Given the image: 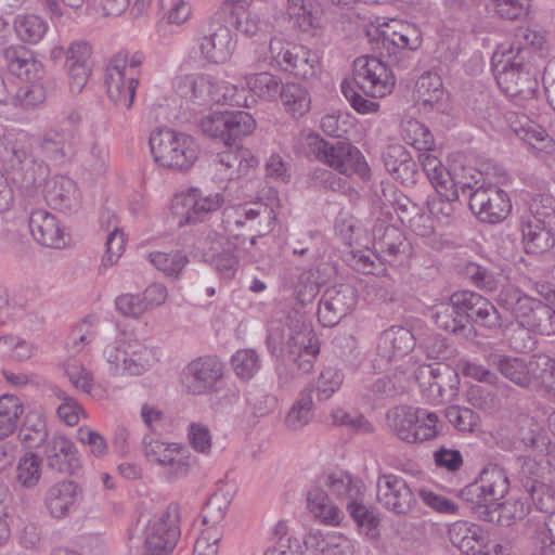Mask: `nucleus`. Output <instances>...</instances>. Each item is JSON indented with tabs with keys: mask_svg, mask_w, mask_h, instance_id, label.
Returning <instances> with one entry per match:
<instances>
[{
	"mask_svg": "<svg viewBox=\"0 0 555 555\" xmlns=\"http://www.w3.org/2000/svg\"><path fill=\"white\" fill-rule=\"evenodd\" d=\"M41 154L59 165L69 163L76 155L75 130L55 127L46 130L38 138L26 132L7 133L0 138V212L11 208L14 191L31 196L47 180L50 168L46 160L36 155Z\"/></svg>",
	"mask_w": 555,
	"mask_h": 555,
	"instance_id": "f257e3e1",
	"label": "nucleus"
},
{
	"mask_svg": "<svg viewBox=\"0 0 555 555\" xmlns=\"http://www.w3.org/2000/svg\"><path fill=\"white\" fill-rule=\"evenodd\" d=\"M396 85V77L391 69L378 57L363 55L353 62V79L344 80L341 92L352 108L359 114L375 113L379 104L363 98H383L391 93Z\"/></svg>",
	"mask_w": 555,
	"mask_h": 555,
	"instance_id": "f03ea898",
	"label": "nucleus"
},
{
	"mask_svg": "<svg viewBox=\"0 0 555 555\" xmlns=\"http://www.w3.org/2000/svg\"><path fill=\"white\" fill-rule=\"evenodd\" d=\"M498 305L509 311L521 325L513 336L512 344L515 349H532L534 340L530 336V331L550 333L554 311L541 300L527 296L518 288L506 287L499 294Z\"/></svg>",
	"mask_w": 555,
	"mask_h": 555,
	"instance_id": "7ed1b4c3",
	"label": "nucleus"
},
{
	"mask_svg": "<svg viewBox=\"0 0 555 555\" xmlns=\"http://www.w3.org/2000/svg\"><path fill=\"white\" fill-rule=\"evenodd\" d=\"M267 344L273 354L285 353V360L301 374L312 371L320 351L318 337L299 318H291L286 327L270 328Z\"/></svg>",
	"mask_w": 555,
	"mask_h": 555,
	"instance_id": "20e7f679",
	"label": "nucleus"
},
{
	"mask_svg": "<svg viewBox=\"0 0 555 555\" xmlns=\"http://www.w3.org/2000/svg\"><path fill=\"white\" fill-rule=\"evenodd\" d=\"M386 424L401 441L415 444L433 440L441 431L438 415L426 409L397 405L386 414Z\"/></svg>",
	"mask_w": 555,
	"mask_h": 555,
	"instance_id": "39448f33",
	"label": "nucleus"
},
{
	"mask_svg": "<svg viewBox=\"0 0 555 555\" xmlns=\"http://www.w3.org/2000/svg\"><path fill=\"white\" fill-rule=\"evenodd\" d=\"M150 147L155 163L178 171H188L192 168L201 152L192 135L171 129L153 131Z\"/></svg>",
	"mask_w": 555,
	"mask_h": 555,
	"instance_id": "423d86ee",
	"label": "nucleus"
},
{
	"mask_svg": "<svg viewBox=\"0 0 555 555\" xmlns=\"http://www.w3.org/2000/svg\"><path fill=\"white\" fill-rule=\"evenodd\" d=\"M509 480L504 468L496 464L486 466L476 482L468 485L462 495L475 506L478 517L488 522H495L496 511H492L506 495Z\"/></svg>",
	"mask_w": 555,
	"mask_h": 555,
	"instance_id": "0eeeda50",
	"label": "nucleus"
},
{
	"mask_svg": "<svg viewBox=\"0 0 555 555\" xmlns=\"http://www.w3.org/2000/svg\"><path fill=\"white\" fill-rule=\"evenodd\" d=\"M306 149L309 157L346 176H365L369 172L360 150L346 140L326 141L317 133H310L306 139Z\"/></svg>",
	"mask_w": 555,
	"mask_h": 555,
	"instance_id": "6e6552de",
	"label": "nucleus"
},
{
	"mask_svg": "<svg viewBox=\"0 0 555 555\" xmlns=\"http://www.w3.org/2000/svg\"><path fill=\"white\" fill-rule=\"evenodd\" d=\"M378 30L382 57H388L391 66L408 69L412 66L411 52L422 46V33L412 24L391 20Z\"/></svg>",
	"mask_w": 555,
	"mask_h": 555,
	"instance_id": "1a4fd4ad",
	"label": "nucleus"
},
{
	"mask_svg": "<svg viewBox=\"0 0 555 555\" xmlns=\"http://www.w3.org/2000/svg\"><path fill=\"white\" fill-rule=\"evenodd\" d=\"M103 354L114 376H139L158 361L157 350L138 340L116 339L104 348Z\"/></svg>",
	"mask_w": 555,
	"mask_h": 555,
	"instance_id": "9d476101",
	"label": "nucleus"
},
{
	"mask_svg": "<svg viewBox=\"0 0 555 555\" xmlns=\"http://www.w3.org/2000/svg\"><path fill=\"white\" fill-rule=\"evenodd\" d=\"M201 56L211 64H224L232 56L236 40L219 10L203 25L196 38Z\"/></svg>",
	"mask_w": 555,
	"mask_h": 555,
	"instance_id": "9b49d317",
	"label": "nucleus"
},
{
	"mask_svg": "<svg viewBox=\"0 0 555 555\" xmlns=\"http://www.w3.org/2000/svg\"><path fill=\"white\" fill-rule=\"evenodd\" d=\"M499 54L493 56V70L495 79L503 92L511 98L521 100L533 99L537 94L539 82L530 74L521 61L512 60V56L501 57L496 61Z\"/></svg>",
	"mask_w": 555,
	"mask_h": 555,
	"instance_id": "f8f14e48",
	"label": "nucleus"
},
{
	"mask_svg": "<svg viewBox=\"0 0 555 555\" xmlns=\"http://www.w3.org/2000/svg\"><path fill=\"white\" fill-rule=\"evenodd\" d=\"M180 507L170 503L166 511L150 520L144 531V545L150 555L170 554L180 538Z\"/></svg>",
	"mask_w": 555,
	"mask_h": 555,
	"instance_id": "ddd939ff",
	"label": "nucleus"
},
{
	"mask_svg": "<svg viewBox=\"0 0 555 555\" xmlns=\"http://www.w3.org/2000/svg\"><path fill=\"white\" fill-rule=\"evenodd\" d=\"M418 386L427 392V397L436 403L452 401L459 390L457 372L444 363H425L415 371Z\"/></svg>",
	"mask_w": 555,
	"mask_h": 555,
	"instance_id": "4468645a",
	"label": "nucleus"
},
{
	"mask_svg": "<svg viewBox=\"0 0 555 555\" xmlns=\"http://www.w3.org/2000/svg\"><path fill=\"white\" fill-rule=\"evenodd\" d=\"M173 88L178 95L198 107L227 103L231 96L228 92L234 90V87H223L204 74L179 76Z\"/></svg>",
	"mask_w": 555,
	"mask_h": 555,
	"instance_id": "2eb2a0df",
	"label": "nucleus"
},
{
	"mask_svg": "<svg viewBox=\"0 0 555 555\" xmlns=\"http://www.w3.org/2000/svg\"><path fill=\"white\" fill-rule=\"evenodd\" d=\"M224 197L220 193L205 194L196 188L186 193L176 195L172 199L171 211L178 219V224H195L205 221L208 216L221 208Z\"/></svg>",
	"mask_w": 555,
	"mask_h": 555,
	"instance_id": "dca6fc26",
	"label": "nucleus"
},
{
	"mask_svg": "<svg viewBox=\"0 0 555 555\" xmlns=\"http://www.w3.org/2000/svg\"><path fill=\"white\" fill-rule=\"evenodd\" d=\"M274 221L273 209L263 202H254L223 210L222 223L225 230L232 231V227H248V230L255 232L250 238V244H256V240L271 231Z\"/></svg>",
	"mask_w": 555,
	"mask_h": 555,
	"instance_id": "f3484780",
	"label": "nucleus"
},
{
	"mask_svg": "<svg viewBox=\"0 0 555 555\" xmlns=\"http://www.w3.org/2000/svg\"><path fill=\"white\" fill-rule=\"evenodd\" d=\"M469 208L481 222L495 224L507 218L512 203L500 186L481 183L469 194Z\"/></svg>",
	"mask_w": 555,
	"mask_h": 555,
	"instance_id": "a211bd4d",
	"label": "nucleus"
},
{
	"mask_svg": "<svg viewBox=\"0 0 555 555\" xmlns=\"http://www.w3.org/2000/svg\"><path fill=\"white\" fill-rule=\"evenodd\" d=\"M271 56L285 70L302 79L317 76L320 69L315 52L304 46L286 44L280 39H271L269 44Z\"/></svg>",
	"mask_w": 555,
	"mask_h": 555,
	"instance_id": "6ab92c4d",
	"label": "nucleus"
},
{
	"mask_svg": "<svg viewBox=\"0 0 555 555\" xmlns=\"http://www.w3.org/2000/svg\"><path fill=\"white\" fill-rule=\"evenodd\" d=\"M455 305L465 325H479L496 331L503 325V318L486 297L472 291L455 292Z\"/></svg>",
	"mask_w": 555,
	"mask_h": 555,
	"instance_id": "aec40b11",
	"label": "nucleus"
},
{
	"mask_svg": "<svg viewBox=\"0 0 555 555\" xmlns=\"http://www.w3.org/2000/svg\"><path fill=\"white\" fill-rule=\"evenodd\" d=\"M377 500L389 512L399 515H409L417 504L415 493L400 476L384 474L377 478Z\"/></svg>",
	"mask_w": 555,
	"mask_h": 555,
	"instance_id": "412c9836",
	"label": "nucleus"
},
{
	"mask_svg": "<svg viewBox=\"0 0 555 555\" xmlns=\"http://www.w3.org/2000/svg\"><path fill=\"white\" fill-rule=\"evenodd\" d=\"M357 292L349 284L328 287L319 301L318 318L323 326H334L354 308Z\"/></svg>",
	"mask_w": 555,
	"mask_h": 555,
	"instance_id": "4be33fe9",
	"label": "nucleus"
},
{
	"mask_svg": "<svg viewBox=\"0 0 555 555\" xmlns=\"http://www.w3.org/2000/svg\"><path fill=\"white\" fill-rule=\"evenodd\" d=\"M189 392L204 395L216 391V384L223 376V364L216 357H199L184 371Z\"/></svg>",
	"mask_w": 555,
	"mask_h": 555,
	"instance_id": "5701e85b",
	"label": "nucleus"
},
{
	"mask_svg": "<svg viewBox=\"0 0 555 555\" xmlns=\"http://www.w3.org/2000/svg\"><path fill=\"white\" fill-rule=\"evenodd\" d=\"M512 448L519 451H530L537 455H548L555 451V443L537 420L522 415L517 420V430Z\"/></svg>",
	"mask_w": 555,
	"mask_h": 555,
	"instance_id": "b1692460",
	"label": "nucleus"
},
{
	"mask_svg": "<svg viewBox=\"0 0 555 555\" xmlns=\"http://www.w3.org/2000/svg\"><path fill=\"white\" fill-rule=\"evenodd\" d=\"M258 164L250 150L231 145L218 153L214 159L216 177L223 180H234L248 173Z\"/></svg>",
	"mask_w": 555,
	"mask_h": 555,
	"instance_id": "393cba45",
	"label": "nucleus"
},
{
	"mask_svg": "<svg viewBox=\"0 0 555 555\" xmlns=\"http://www.w3.org/2000/svg\"><path fill=\"white\" fill-rule=\"evenodd\" d=\"M373 233V247L383 261L392 263L398 257L410 254V243L397 227L377 224Z\"/></svg>",
	"mask_w": 555,
	"mask_h": 555,
	"instance_id": "a878e982",
	"label": "nucleus"
},
{
	"mask_svg": "<svg viewBox=\"0 0 555 555\" xmlns=\"http://www.w3.org/2000/svg\"><path fill=\"white\" fill-rule=\"evenodd\" d=\"M449 540L464 555H489L488 537L477 525L453 522L449 527Z\"/></svg>",
	"mask_w": 555,
	"mask_h": 555,
	"instance_id": "bb28decb",
	"label": "nucleus"
},
{
	"mask_svg": "<svg viewBox=\"0 0 555 555\" xmlns=\"http://www.w3.org/2000/svg\"><path fill=\"white\" fill-rule=\"evenodd\" d=\"M81 499V488L73 480H63L47 490L44 503L52 517L63 518L76 508Z\"/></svg>",
	"mask_w": 555,
	"mask_h": 555,
	"instance_id": "cd10ccee",
	"label": "nucleus"
},
{
	"mask_svg": "<svg viewBox=\"0 0 555 555\" xmlns=\"http://www.w3.org/2000/svg\"><path fill=\"white\" fill-rule=\"evenodd\" d=\"M29 229L34 238L42 246L61 248L65 243V234L54 215L36 209L29 216Z\"/></svg>",
	"mask_w": 555,
	"mask_h": 555,
	"instance_id": "c85d7f7f",
	"label": "nucleus"
},
{
	"mask_svg": "<svg viewBox=\"0 0 555 555\" xmlns=\"http://www.w3.org/2000/svg\"><path fill=\"white\" fill-rule=\"evenodd\" d=\"M44 198L49 206L65 212H73L80 205V195L76 183L65 176H54L47 181Z\"/></svg>",
	"mask_w": 555,
	"mask_h": 555,
	"instance_id": "c756f323",
	"label": "nucleus"
},
{
	"mask_svg": "<svg viewBox=\"0 0 555 555\" xmlns=\"http://www.w3.org/2000/svg\"><path fill=\"white\" fill-rule=\"evenodd\" d=\"M522 245L527 254H543L555 245V236L552 229L545 221L535 217L527 216L520 219Z\"/></svg>",
	"mask_w": 555,
	"mask_h": 555,
	"instance_id": "7c9ffc66",
	"label": "nucleus"
},
{
	"mask_svg": "<svg viewBox=\"0 0 555 555\" xmlns=\"http://www.w3.org/2000/svg\"><path fill=\"white\" fill-rule=\"evenodd\" d=\"M415 346L412 332L403 326H391L378 337L377 353L387 362L409 354Z\"/></svg>",
	"mask_w": 555,
	"mask_h": 555,
	"instance_id": "2f4dec72",
	"label": "nucleus"
},
{
	"mask_svg": "<svg viewBox=\"0 0 555 555\" xmlns=\"http://www.w3.org/2000/svg\"><path fill=\"white\" fill-rule=\"evenodd\" d=\"M490 363L506 379L511 380L515 385L521 388L531 387L534 356L526 359L506 354H492Z\"/></svg>",
	"mask_w": 555,
	"mask_h": 555,
	"instance_id": "473e14b6",
	"label": "nucleus"
},
{
	"mask_svg": "<svg viewBox=\"0 0 555 555\" xmlns=\"http://www.w3.org/2000/svg\"><path fill=\"white\" fill-rule=\"evenodd\" d=\"M307 551L319 555H354L356 544L352 540L338 532L323 534L310 531L304 539Z\"/></svg>",
	"mask_w": 555,
	"mask_h": 555,
	"instance_id": "72a5a7b5",
	"label": "nucleus"
},
{
	"mask_svg": "<svg viewBox=\"0 0 555 555\" xmlns=\"http://www.w3.org/2000/svg\"><path fill=\"white\" fill-rule=\"evenodd\" d=\"M430 313L435 324L446 332L464 338H470L475 333L473 325L464 324L460 310L455 305L454 293L449 297L448 301L433 306Z\"/></svg>",
	"mask_w": 555,
	"mask_h": 555,
	"instance_id": "f704fd0d",
	"label": "nucleus"
},
{
	"mask_svg": "<svg viewBox=\"0 0 555 555\" xmlns=\"http://www.w3.org/2000/svg\"><path fill=\"white\" fill-rule=\"evenodd\" d=\"M3 57L9 72L21 79L41 80L42 64L23 46H12L3 51Z\"/></svg>",
	"mask_w": 555,
	"mask_h": 555,
	"instance_id": "c9c22d12",
	"label": "nucleus"
},
{
	"mask_svg": "<svg viewBox=\"0 0 555 555\" xmlns=\"http://www.w3.org/2000/svg\"><path fill=\"white\" fill-rule=\"evenodd\" d=\"M225 23L233 25L242 34L251 37L262 30L266 24L253 13L245 2H223L219 9Z\"/></svg>",
	"mask_w": 555,
	"mask_h": 555,
	"instance_id": "e433bc0d",
	"label": "nucleus"
},
{
	"mask_svg": "<svg viewBox=\"0 0 555 555\" xmlns=\"http://www.w3.org/2000/svg\"><path fill=\"white\" fill-rule=\"evenodd\" d=\"M547 41L545 36L530 28L519 27L513 37L509 49L501 53V57L512 56V60L525 62L531 51H544Z\"/></svg>",
	"mask_w": 555,
	"mask_h": 555,
	"instance_id": "4c0bfd02",
	"label": "nucleus"
},
{
	"mask_svg": "<svg viewBox=\"0 0 555 555\" xmlns=\"http://www.w3.org/2000/svg\"><path fill=\"white\" fill-rule=\"evenodd\" d=\"M48 466L60 473H68L77 465L74 443L64 436H53L47 443Z\"/></svg>",
	"mask_w": 555,
	"mask_h": 555,
	"instance_id": "58836bf2",
	"label": "nucleus"
},
{
	"mask_svg": "<svg viewBox=\"0 0 555 555\" xmlns=\"http://www.w3.org/2000/svg\"><path fill=\"white\" fill-rule=\"evenodd\" d=\"M307 505L313 517L325 525H339L344 517L343 511L331 501L328 494L320 487H313L308 491Z\"/></svg>",
	"mask_w": 555,
	"mask_h": 555,
	"instance_id": "ea45409f",
	"label": "nucleus"
},
{
	"mask_svg": "<svg viewBox=\"0 0 555 555\" xmlns=\"http://www.w3.org/2000/svg\"><path fill=\"white\" fill-rule=\"evenodd\" d=\"M325 485L331 494L345 504L357 500L359 495H365V486L362 480L346 472L330 474L325 479Z\"/></svg>",
	"mask_w": 555,
	"mask_h": 555,
	"instance_id": "a19ab883",
	"label": "nucleus"
},
{
	"mask_svg": "<svg viewBox=\"0 0 555 555\" xmlns=\"http://www.w3.org/2000/svg\"><path fill=\"white\" fill-rule=\"evenodd\" d=\"M48 438L44 414L39 410L29 411L20 427L18 439L29 449L40 447Z\"/></svg>",
	"mask_w": 555,
	"mask_h": 555,
	"instance_id": "79ce46f5",
	"label": "nucleus"
},
{
	"mask_svg": "<svg viewBox=\"0 0 555 555\" xmlns=\"http://www.w3.org/2000/svg\"><path fill=\"white\" fill-rule=\"evenodd\" d=\"M444 94L441 77L433 72L423 73L415 82L413 96L424 109L433 108Z\"/></svg>",
	"mask_w": 555,
	"mask_h": 555,
	"instance_id": "37998d69",
	"label": "nucleus"
},
{
	"mask_svg": "<svg viewBox=\"0 0 555 555\" xmlns=\"http://www.w3.org/2000/svg\"><path fill=\"white\" fill-rule=\"evenodd\" d=\"M313 386L302 389L285 416V426L292 431H298L310 423L313 417Z\"/></svg>",
	"mask_w": 555,
	"mask_h": 555,
	"instance_id": "c03bdc74",
	"label": "nucleus"
},
{
	"mask_svg": "<svg viewBox=\"0 0 555 555\" xmlns=\"http://www.w3.org/2000/svg\"><path fill=\"white\" fill-rule=\"evenodd\" d=\"M106 91L109 100L115 105L130 109L133 104L135 91L139 86V79L134 76L115 75L105 78Z\"/></svg>",
	"mask_w": 555,
	"mask_h": 555,
	"instance_id": "a18cd8bd",
	"label": "nucleus"
},
{
	"mask_svg": "<svg viewBox=\"0 0 555 555\" xmlns=\"http://www.w3.org/2000/svg\"><path fill=\"white\" fill-rule=\"evenodd\" d=\"M248 89L263 101H276L283 92L284 83L279 76L261 72L246 76Z\"/></svg>",
	"mask_w": 555,
	"mask_h": 555,
	"instance_id": "49530a36",
	"label": "nucleus"
},
{
	"mask_svg": "<svg viewBox=\"0 0 555 555\" xmlns=\"http://www.w3.org/2000/svg\"><path fill=\"white\" fill-rule=\"evenodd\" d=\"M233 499L232 491L227 486H220L207 500L203 513V524L217 527L224 518Z\"/></svg>",
	"mask_w": 555,
	"mask_h": 555,
	"instance_id": "de8ad7c7",
	"label": "nucleus"
},
{
	"mask_svg": "<svg viewBox=\"0 0 555 555\" xmlns=\"http://www.w3.org/2000/svg\"><path fill=\"white\" fill-rule=\"evenodd\" d=\"M516 135L532 150L551 154L555 151V141L547 131L533 121H527L515 128Z\"/></svg>",
	"mask_w": 555,
	"mask_h": 555,
	"instance_id": "09e8293b",
	"label": "nucleus"
},
{
	"mask_svg": "<svg viewBox=\"0 0 555 555\" xmlns=\"http://www.w3.org/2000/svg\"><path fill=\"white\" fill-rule=\"evenodd\" d=\"M280 99L285 111L294 118L304 116L309 109L311 99L308 90L299 83H286Z\"/></svg>",
	"mask_w": 555,
	"mask_h": 555,
	"instance_id": "8fccbe9b",
	"label": "nucleus"
},
{
	"mask_svg": "<svg viewBox=\"0 0 555 555\" xmlns=\"http://www.w3.org/2000/svg\"><path fill=\"white\" fill-rule=\"evenodd\" d=\"M459 196L456 189H449L448 185L443 189L438 186L436 194L427 201L430 214L439 221L448 223L454 214V203Z\"/></svg>",
	"mask_w": 555,
	"mask_h": 555,
	"instance_id": "3c124183",
	"label": "nucleus"
},
{
	"mask_svg": "<svg viewBox=\"0 0 555 555\" xmlns=\"http://www.w3.org/2000/svg\"><path fill=\"white\" fill-rule=\"evenodd\" d=\"M23 412V404L16 396L3 395L0 397V440L14 433Z\"/></svg>",
	"mask_w": 555,
	"mask_h": 555,
	"instance_id": "603ef678",
	"label": "nucleus"
},
{
	"mask_svg": "<svg viewBox=\"0 0 555 555\" xmlns=\"http://www.w3.org/2000/svg\"><path fill=\"white\" fill-rule=\"evenodd\" d=\"M21 87L13 91V103L11 108L30 109L40 105L47 96V91L40 80H26Z\"/></svg>",
	"mask_w": 555,
	"mask_h": 555,
	"instance_id": "864d4df0",
	"label": "nucleus"
},
{
	"mask_svg": "<svg viewBox=\"0 0 555 555\" xmlns=\"http://www.w3.org/2000/svg\"><path fill=\"white\" fill-rule=\"evenodd\" d=\"M150 262L166 276L179 278L189 263L188 256L181 250L170 253L152 251L149 254Z\"/></svg>",
	"mask_w": 555,
	"mask_h": 555,
	"instance_id": "5fc2aeb1",
	"label": "nucleus"
},
{
	"mask_svg": "<svg viewBox=\"0 0 555 555\" xmlns=\"http://www.w3.org/2000/svg\"><path fill=\"white\" fill-rule=\"evenodd\" d=\"M225 145H232L236 140L249 135L256 128L254 117L245 112H225Z\"/></svg>",
	"mask_w": 555,
	"mask_h": 555,
	"instance_id": "6e6d98bb",
	"label": "nucleus"
},
{
	"mask_svg": "<svg viewBox=\"0 0 555 555\" xmlns=\"http://www.w3.org/2000/svg\"><path fill=\"white\" fill-rule=\"evenodd\" d=\"M18 38L27 43H38L48 30L47 22L38 15H18L14 22Z\"/></svg>",
	"mask_w": 555,
	"mask_h": 555,
	"instance_id": "4d7b16f0",
	"label": "nucleus"
},
{
	"mask_svg": "<svg viewBox=\"0 0 555 555\" xmlns=\"http://www.w3.org/2000/svg\"><path fill=\"white\" fill-rule=\"evenodd\" d=\"M532 385L547 393L555 396V360L547 356H534Z\"/></svg>",
	"mask_w": 555,
	"mask_h": 555,
	"instance_id": "13d9d810",
	"label": "nucleus"
},
{
	"mask_svg": "<svg viewBox=\"0 0 555 555\" xmlns=\"http://www.w3.org/2000/svg\"><path fill=\"white\" fill-rule=\"evenodd\" d=\"M41 459L34 452H26L20 457L16 467V481L24 488L36 487L41 477Z\"/></svg>",
	"mask_w": 555,
	"mask_h": 555,
	"instance_id": "bf43d9fd",
	"label": "nucleus"
},
{
	"mask_svg": "<svg viewBox=\"0 0 555 555\" xmlns=\"http://www.w3.org/2000/svg\"><path fill=\"white\" fill-rule=\"evenodd\" d=\"M314 2H289L288 15L294 25L302 31L320 26L321 14L314 9Z\"/></svg>",
	"mask_w": 555,
	"mask_h": 555,
	"instance_id": "052dcab7",
	"label": "nucleus"
},
{
	"mask_svg": "<svg viewBox=\"0 0 555 555\" xmlns=\"http://www.w3.org/2000/svg\"><path fill=\"white\" fill-rule=\"evenodd\" d=\"M525 491L530 496L535 507L543 513L555 511V489L543 481L528 480Z\"/></svg>",
	"mask_w": 555,
	"mask_h": 555,
	"instance_id": "680f3d73",
	"label": "nucleus"
},
{
	"mask_svg": "<svg viewBox=\"0 0 555 555\" xmlns=\"http://www.w3.org/2000/svg\"><path fill=\"white\" fill-rule=\"evenodd\" d=\"M142 449L149 462L165 465L167 462L172 461L170 456L177 450H181V446L178 443H165L150 435H145L142 439Z\"/></svg>",
	"mask_w": 555,
	"mask_h": 555,
	"instance_id": "e2e57ef3",
	"label": "nucleus"
},
{
	"mask_svg": "<svg viewBox=\"0 0 555 555\" xmlns=\"http://www.w3.org/2000/svg\"><path fill=\"white\" fill-rule=\"evenodd\" d=\"M418 159L435 189H438V186L443 189L449 182H452V173L435 155L424 152L420 154Z\"/></svg>",
	"mask_w": 555,
	"mask_h": 555,
	"instance_id": "0e129e2a",
	"label": "nucleus"
},
{
	"mask_svg": "<svg viewBox=\"0 0 555 555\" xmlns=\"http://www.w3.org/2000/svg\"><path fill=\"white\" fill-rule=\"evenodd\" d=\"M231 364L237 377L248 380L259 371L260 359L254 349H241L232 356Z\"/></svg>",
	"mask_w": 555,
	"mask_h": 555,
	"instance_id": "69168bd1",
	"label": "nucleus"
},
{
	"mask_svg": "<svg viewBox=\"0 0 555 555\" xmlns=\"http://www.w3.org/2000/svg\"><path fill=\"white\" fill-rule=\"evenodd\" d=\"M406 141L417 151L424 153L433 150L435 145L434 135L429 129L415 119L408 120L404 125Z\"/></svg>",
	"mask_w": 555,
	"mask_h": 555,
	"instance_id": "338daca9",
	"label": "nucleus"
},
{
	"mask_svg": "<svg viewBox=\"0 0 555 555\" xmlns=\"http://www.w3.org/2000/svg\"><path fill=\"white\" fill-rule=\"evenodd\" d=\"M444 416L460 431H473L479 423V416L466 406H448L444 411Z\"/></svg>",
	"mask_w": 555,
	"mask_h": 555,
	"instance_id": "774afa93",
	"label": "nucleus"
}]
</instances>
